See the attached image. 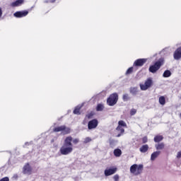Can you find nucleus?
Listing matches in <instances>:
<instances>
[{"label": "nucleus", "mask_w": 181, "mask_h": 181, "mask_svg": "<svg viewBox=\"0 0 181 181\" xmlns=\"http://www.w3.org/2000/svg\"><path fill=\"white\" fill-rule=\"evenodd\" d=\"M71 141H73L71 136L65 139L63 146L59 149L61 155L67 156L73 152V143H71Z\"/></svg>", "instance_id": "obj_1"}, {"label": "nucleus", "mask_w": 181, "mask_h": 181, "mask_svg": "<svg viewBox=\"0 0 181 181\" xmlns=\"http://www.w3.org/2000/svg\"><path fill=\"white\" fill-rule=\"evenodd\" d=\"M144 172V165L142 164H133L130 167V173L134 175V176H139V175H142Z\"/></svg>", "instance_id": "obj_2"}, {"label": "nucleus", "mask_w": 181, "mask_h": 181, "mask_svg": "<svg viewBox=\"0 0 181 181\" xmlns=\"http://www.w3.org/2000/svg\"><path fill=\"white\" fill-rule=\"evenodd\" d=\"M124 128H127V123L124 122V120H119L118 122V126L116 128V131L120 132V134H117V138H119V136L123 135L124 132H125V129Z\"/></svg>", "instance_id": "obj_3"}, {"label": "nucleus", "mask_w": 181, "mask_h": 181, "mask_svg": "<svg viewBox=\"0 0 181 181\" xmlns=\"http://www.w3.org/2000/svg\"><path fill=\"white\" fill-rule=\"evenodd\" d=\"M164 59L160 58L158 62H156L154 65H152L149 67V71L151 73H156L159 69H160V66L163 64Z\"/></svg>", "instance_id": "obj_4"}, {"label": "nucleus", "mask_w": 181, "mask_h": 181, "mask_svg": "<svg viewBox=\"0 0 181 181\" xmlns=\"http://www.w3.org/2000/svg\"><path fill=\"white\" fill-rule=\"evenodd\" d=\"M118 102V94L113 93L110 95V97L107 100V104L110 105V107H112L117 104Z\"/></svg>", "instance_id": "obj_5"}, {"label": "nucleus", "mask_w": 181, "mask_h": 181, "mask_svg": "<svg viewBox=\"0 0 181 181\" xmlns=\"http://www.w3.org/2000/svg\"><path fill=\"white\" fill-rule=\"evenodd\" d=\"M152 83L153 81H152V78H148L144 83V84H140V88L142 90V91H146L151 86H152Z\"/></svg>", "instance_id": "obj_6"}, {"label": "nucleus", "mask_w": 181, "mask_h": 181, "mask_svg": "<svg viewBox=\"0 0 181 181\" xmlns=\"http://www.w3.org/2000/svg\"><path fill=\"white\" fill-rule=\"evenodd\" d=\"M33 169L29 163H27L23 167V175H32V171Z\"/></svg>", "instance_id": "obj_7"}, {"label": "nucleus", "mask_w": 181, "mask_h": 181, "mask_svg": "<svg viewBox=\"0 0 181 181\" xmlns=\"http://www.w3.org/2000/svg\"><path fill=\"white\" fill-rule=\"evenodd\" d=\"M97 127H98V120L97 119H93L88 123V129H95Z\"/></svg>", "instance_id": "obj_8"}, {"label": "nucleus", "mask_w": 181, "mask_h": 181, "mask_svg": "<svg viewBox=\"0 0 181 181\" xmlns=\"http://www.w3.org/2000/svg\"><path fill=\"white\" fill-rule=\"evenodd\" d=\"M28 13H29V12L26 11H16L14 13L13 16H15V18H23L27 16Z\"/></svg>", "instance_id": "obj_9"}, {"label": "nucleus", "mask_w": 181, "mask_h": 181, "mask_svg": "<svg viewBox=\"0 0 181 181\" xmlns=\"http://www.w3.org/2000/svg\"><path fill=\"white\" fill-rule=\"evenodd\" d=\"M117 172V168H107L105 170V176H111Z\"/></svg>", "instance_id": "obj_10"}, {"label": "nucleus", "mask_w": 181, "mask_h": 181, "mask_svg": "<svg viewBox=\"0 0 181 181\" xmlns=\"http://www.w3.org/2000/svg\"><path fill=\"white\" fill-rule=\"evenodd\" d=\"M146 63V59H139L134 62V66L141 67V66H144V64Z\"/></svg>", "instance_id": "obj_11"}, {"label": "nucleus", "mask_w": 181, "mask_h": 181, "mask_svg": "<svg viewBox=\"0 0 181 181\" xmlns=\"http://www.w3.org/2000/svg\"><path fill=\"white\" fill-rule=\"evenodd\" d=\"M175 60H179L181 58V47L177 49L174 52Z\"/></svg>", "instance_id": "obj_12"}, {"label": "nucleus", "mask_w": 181, "mask_h": 181, "mask_svg": "<svg viewBox=\"0 0 181 181\" xmlns=\"http://www.w3.org/2000/svg\"><path fill=\"white\" fill-rule=\"evenodd\" d=\"M23 0H17L11 3V6H12L13 8H16V6H21V5H23Z\"/></svg>", "instance_id": "obj_13"}, {"label": "nucleus", "mask_w": 181, "mask_h": 181, "mask_svg": "<svg viewBox=\"0 0 181 181\" xmlns=\"http://www.w3.org/2000/svg\"><path fill=\"white\" fill-rule=\"evenodd\" d=\"M148 149H149V146L148 144L143 145L140 148L139 151L141 152V153H145L146 152H148Z\"/></svg>", "instance_id": "obj_14"}, {"label": "nucleus", "mask_w": 181, "mask_h": 181, "mask_svg": "<svg viewBox=\"0 0 181 181\" xmlns=\"http://www.w3.org/2000/svg\"><path fill=\"white\" fill-rule=\"evenodd\" d=\"M113 153H114L115 156H116V158H119V156H121V155H122V151L119 148H116L114 150Z\"/></svg>", "instance_id": "obj_15"}, {"label": "nucleus", "mask_w": 181, "mask_h": 181, "mask_svg": "<svg viewBox=\"0 0 181 181\" xmlns=\"http://www.w3.org/2000/svg\"><path fill=\"white\" fill-rule=\"evenodd\" d=\"M155 148L156 149H157V151H162V149L165 148V144L159 143L158 144H156Z\"/></svg>", "instance_id": "obj_16"}, {"label": "nucleus", "mask_w": 181, "mask_h": 181, "mask_svg": "<svg viewBox=\"0 0 181 181\" xmlns=\"http://www.w3.org/2000/svg\"><path fill=\"white\" fill-rule=\"evenodd\" d=\"M159 155H160V151L153 152L151 154V160H155V159H156V158H158V156H159Z\"/></svg>", "instance_id": "obj_17"}, {"label": "nucleus", "mask_w": 181, "mask_h": 181, "mask_svg": "<svg viewBox=\"0 0 181 181\" xmlns=\"http://www.w3.org/2000/svg\"><path fill=\"white\" fill-rule=\"evenodd\" d=\"M158 101L160 105H165V104H166V99L165 98V96H160L158 99Z\"/></svg>", "instance_id": "obj_18"}, {"label": "nucleus", "mask_w": 181, "mask_h": 181, "mask_svg": "<svg viewBox=\"0 0 181 181\" xmlns=\"http://www.w3.org/2000/svg\"><path fill=\"white\" fill-rule=\"evenodd\" d=\"M63 129H64V125L54 128V132H62L63 134Z\"/></svg>", "instance_id": "obj_19"}, {"label": "nucleus", "mask_w": 181, "mask_h": 181, "mask_svg": "<svg viewBox=\"0 0 181 181\" xmlns=\"http://www.w3.org/2000/svg\"><path fill=\"white\" fill-rule=\"evenodd\" d=\"M170 76H172V72H170L169 70H165L163 74V77L165 78L170 77Z\"/></svg>", "instance_id": "obj_20"}, {"label": "nucleus", "mask_w": 181, "mask_h": 181, "mask_svg": "<svg viewBox=\"0 0 181 181\" xmlns=\"http://www.w3.org/2000/svg\"><path fill=\"white\" fill-rule=\"evenodd\" d=\"M130 93L133 95H136V94H138V88L136 87L131 88Z\"/></svg>", "instance_id": "obj_21"}, {"label": "nucleus", "mask_w": 181, "mask_h": 181, "mask_svg": "<svg viewBox=\"0 0 181 181\" xmlns=\"http://www.w3.org/2000/svg\"><path fill=\"white\" fill-rule=\"evenodd\" d=\"M70 132H71L70 128L66 127V126H64V129H63L62 134L64 135H67V134H70Z\"/></svg>", "instance_id": "obj_22"}, {"label": "nucleus", "mask_w": 181, "mask_h": 181, "mask_svg": "<svg viewBox=\"0 0 181 181\" xmlns=\"http://www.w3.org/2000/svg\"><path fill=\"white\" fill-rule=\"evenodd\" d=\"M163 136L158 135V136H156L154 137V142H160L161 141H163Z\"/></svg>", "instance_id": "obj_23"}, {"label": "nucleus", "mask_w": 181, "mask_h": 181, "mask_svg": "<svg viewBox=\"0 0 181 181\" xmlns=\"http://www.w3.org/2000/svg\"><path fill=\"white\" fill-rule=\"evenodd\" d=\"M81 108V106L78 105L75 110H74V114H76V115H80V109Z\"/></svg>", "instance_id": "obj_24"}, {"label": "nucleus", "mask_w": 181, "mask_h": 181, "mask_svg": "<svg viewBox=\"0 0 181 181\" xmlns=\"http://www.w3.org/2000/svg\"><path fill=\"white\" fill-rule=\"evenodd\" d=\"M103 110H104V105L98 104L96 107V111H103Z\"/></svg>", "instance_id": "obj_25"}, {"label": "nucleus", "mask_w": 181, "mask_h": 181, "mask_svg": "<svg viewBox=\"0 0 181 181\" xmlns=\"http://www.w3.org/2000/svg\"><path fill=\"white\" fill-rule=\"evenodd\" d=\"M122 99H123V101L124 102L128 101V100H129V95H128L127 93L124 94Z\"/></svg>", "instance_id": "obj_26"}, {"label": "nucleus", "mask_w": 181, "mask_h": 181, "mask_svg": "<svg viewBox=\"0 0 181 181\" xmlns=\"http://www.w3.org/2000/svg\"><path fill=\"white\" fill-rule=\"evenodd\" d=\"M71 142H73L74 145H77V144L80 142V140L78 139H72Z\"/></svg>", "instance_id": "obj_27"}, {"label": "nucleus", "mask_w": 181, "mask_h": 181, "mask_svg": "<svg viewBox=\"0 0 181 181\" xmlns=\"http://www.w3.org/2000/svg\"><path fill=\"white\" fill-rule=\"evenodd\" d=\"M134 70L133 67H130L127 69V71H126V74H131V73H132Z\"/></svg>", "instance_id": "obj_28"}, {"label": "nucleus", "mask_w": 181, "mask_h": 181, "mask_svg": "<svg viewBox=\"0 0 181 181\" xmlns=\"http://www.w3.org/2000/svg\"><path fill=\"white\" fill-rule=\"evenodd\" d=\"M135 114H136V109H132L130 110V115H135Z\"/></svg>", "instance_id": "obj_29"}, {"label": "nucleus", "mask_w": 181, "mask_h": 181, "mask_svg": "<svg viewBox=\"0 0 181 181\" xmlns=\"http://www.w3.org/2000/svg\"><path fill=\"white\" fill-rule=\"evenodd\" d=\"M84 144H88V142H91V139L90 137H86L85 139H84Z\"/></svg>", "instance_id": "obj_30"}, {"label": "nucleus", "mask_w": 181, "mask_h": 181, "mask_svg": "<svg viewBox=\"0 0 181 181\" xmlns=\"http://www.w3.org/2000/svg\"><path fill=\"white\" fill-rule=\"evenodd\" d=\"M142 142H143V144H146V142H148V137L144 136V137L142 139Z\"/></svg>", "instance_id": "obj_31"}, {"label": "nucleus", "mask_w": 181, "mask_h": 181, "mask_svg": "<svg viewBox=\"0 0 181 181\" xmlns=\"http://www.w3.org/2000/svg\"><path fill=\"white\" fill-rule=\"evenodd\" d=\"M113 179H114L115 181H118V180L119 179V176L118 175H115L113 177Z\"/></svg>", "instance_id": "obj_32"}, {"label": "nucleus", "mask_w": 181, "mask_h": 181, "mask_svg": "<svg viewBox=\"0 0 181 181\" xmlns=\"http://www.w3.org/2000/svg\"><path fill=\"white\" fill-rule=\"evenodd\" d=\"M177 159H180V158H181V151H179V152L177 153Z\"/></svg>", "instance_id": "obj_33"}, {"label": "nucleus", "mask_w": 181, "mask_h": 181, "mask_svg": "<svg viewBox=\"0 0 181 181\" xmlns=\"http://www.w3.org/2000/svg\"><path fill=\"white\" fill-rule=\"evenodd\" d=\"M0 181H9V178L8 177H4Z\"/></svg>", "instance_id": "obj_34"}, {"label": "nucleus", "mask_w": 181, "mask_h": 181, "mask_svg": "<svg viewBox=\"0 0 181 181\" xmlns=\"http://www.w3.org/2000/svg\"><path fill=\"white\" fill-rule=\"evenodd\" d=\"M1 16H2V9L1 8H0V18H1Z\"/></svg>", "instance_id": "obj_35"}, {"label": "nucleus", "mask_w": 181, "mask_h": 181, "mask_svg": "<svg viewBox=\"0 0 181 181\" xmlns=\"http://www.w3.org/2000/svg\"><path fill=\"white\" fill-rule=\"evenodd\" d=\"M180 119H181V113H180Z\"/></svg>", "instance_id": "obj_36"}, {"label": "nucleus", "mask_w": 181, "mask_h": 181, "mask_svg": "<svg viewBox=\"0 0 181 181\" xmlns=\"http://www.w3.org/2000/svg\"><path fill=\"white\" fill-rule=\"evenodd\" d=\"M28 144H29V143H25V145H28Z\"/></svg>", "instance_id": "obj_37"}]
</instances>
